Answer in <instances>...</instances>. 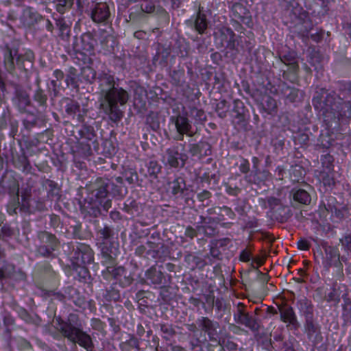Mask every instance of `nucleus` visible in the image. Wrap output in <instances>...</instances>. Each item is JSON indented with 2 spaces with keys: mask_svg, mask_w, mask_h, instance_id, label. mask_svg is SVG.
I'll use <instances>...</instances> for the list:
<instances>
[{
  "mask_svg": "<svg viewBox=\"0 0 351 351\" xmlns=\"http://www.w3.org/2000/svg\"><path fill=\"white\" fill-rule=\"evenodd\" d=\"M224 45L226 48H228L231 50H234L237 48V40L235 38V36L232 37H229L228 39L224 43Z\"/></svg>",
  "mask_w": 351,
  "mask_h": 351,
  "instance_id": "61",
  "label": "nucleus"
},
{
  "mask_svg": "<svg viewBox=\"0 0 351 351\" xmlns=\"http://www.w3.org/2000/svg\"><path fill=\"white\" fill-rule=\"evenodd\" d=\"M0 234L3 237H10L13 234V230L6 224L1 226Z\"/></svg>",
  "mask_w": 351,
  "mask_h": 351,
  "instance_id": "63",
  "label": "nucleus"
},
{
  "mask_svg": "<svg viewBox=\"0 0 351 351\" xmlns=\"http://www.w3.org/2000/svg\"><path fill=\"white\" fill-rule=\"evenodd\" d=\"M39 245H37L36 252L44 257H51L53 252L59 246L60 242L54 234L46 231H40L37 234Z\"/></svg>",
  "mask_w": 351,
  "mask_h": 351,
  "instance_id": "5",
  "label": "nucleus"
},
{
  "mask_svg": "<svg viewBox=\"0 0 351 351\" xmlns=\"http://www.w3.org/2000/svg\"><path fill=\"white\" fill-rule=\"evenodd\" d=\"M130 99L128 92L118 85L103 97H99L100 109L114 123L119 122L123 117L120 106H125Z\"/></svg>",
  "mask_w": 351,
  "mask_h": 351,
  "instance_id": "2",
  "label": "nucleus"
},
{
  "mask_svg": "<svg viewBox=\"0 0 351 351\" xmlns=\"http://www.w3.org/2000/svg\"><path fill=\"white\" fill-rule=\"evenodd\" d=\"M297 306L300 311L307 318H313V306L311 302L306 298L303 297L297 302Z\"/></svg>",
  "mask_w": 351,
  "mask_h": 351,
  "instance_id": "24",
  "label": "nucleus"
},
{
  "mask_svg": "<svg viewBox=\"0 0 351 351\" xmlns=\"http://www.w3.org/2000/svg\"><path fill=\"white\" fill-rule=\"evenodd\" d=\"M324 208L326 211H330L332 215H334L337 218L340 219L343 218V213L339 209H337L335 207H332L330 205H328V208H326V206H324Z\"/></svg>",
  "mask_w": 351,
  "mask_h": 351,
  "instance_id": "58",
  "label": "nucleus"
},
{
  "mask_svg": "<svg viewBox=\"0 0 351 351\" xmlns=\"http://www.w3.org/2000/svg\"><path fill=\"white\" fill-rule=\"evenodd\" d=\"M291 193L293 195V200L300 204L306 205L310 204L311 201V195L304 189H293Z\"/></svg>",
  "mask_w": 351,
  "mask_h": 351,
  "instance_id": "31",
  "label": "nucleus"
},
{
  "mask_svg": "<svg viewBox=\"0 0 351 351\" xmlns=\"http://www.w3.org/2000/svg\"><path fill=\"white\" fill-rule=\"evenodd\" d=\"M343 250L351 254V232L347 233L339 239Z\"/></svg>",
  "mask_w": 351,
  "mask_h": 351,
  "instance_id": "49",
  "label": "nucleus"
},
{
  "mask_svg": "<svg viewBox=\"0 0 351 351\" xmlns=\"http://www.w3.org/2000/svg\"><path fill=\"white\" fill-rule=\"evenodd\" d=\"M259 205L264 209L269 208L271 210L282 206L281 201L274 197H267L266 198L258 199Z\"/></svg>",
  "mask_w": 351,
  "mask_h": 351,
  "instance_id": "32",
  "label": "nucleus"
},
{
  "mask_svg": "<svg viewBox=\"0 0 351 351\" xmlns=\"http://www.w3.org/2000/svg\"><path fill=\"white\" fill-rule=\"evenodd\" d=\"M350 90L337 95L335 91H329L326 88H320L316 91L313 99L315 108L323 110L325 121H339V120L351 118V103L346 101V95Z\"/></svg>",
  "mask_w": 351,
  "mask_h": 351,
  "instance_id": "1",
  "label": "nucleus"
},
{
  "mask_svg": "<svg viewBox=\"0 0 351 351\" xmlns=\"http://www.w3.org/2000/svg\"><path fill=\"white\" fill-rule=\"evenodd\" d=\"M43 19V16L32 7L25 8L21 16V21L26 27L33 26Z\"/></svg>",
  "mask_w": 351,
  "mask_h": 351,
  "instance_id": "15",
  "label": "nucleus"
},
{
  "mask_svg": "<svg viewBox=\"0 0 351 351\" xmlns=\"http://www.w3.org/2000/svg\"><path fill=\"white\" fill-rule=\"evenodd\" d=\"M322 180L325 186L331 187L335 184V180L333 177L329 173H323Z\"/></svg>",
  "mask_w": 351,
  "mask_h": 351,
  "instance_id": "53",
  "label": "nucleus"
},
{
  "mask_svg": "<svg viewBox=\"0 0 351 351\" xmlns=\"http://www.w3.org/2000/svg\"><path fill=\"white\" fill-rule=\"evenodd\" d=\"M255 174L256 176H258V181H264V180H268L271 176L270 173L267 170L261 171L259 169V171H258V173H255Z\"/></svg>",
  "mask_w": 351,
  "mask_h": 351,
  "instance_id": "62",
  "label": "nucleus"
},
{
  "mask_svg": "<svg viewBox=\"0 0 351 351\" xmlns=\"http://www.w3.org/2000/svg\"><path fill=\"white\" fill-rule=\"evenodd\" d=\"M61 334L74 343H78L87 351L94 350V343L91 337L80 327L75 326L69 322H62L58 328Z\"/></svg>",
  "mask_w": 351,
  "mask_h": 351,
  "instance_id": "3",
  "label": "nucleus"
},
{
  "mask_svg": "<svg viewBox=\"0 0 351 351\" xmlns=\"http://www.w3.org/2000/svg\"><path fill=\"white\" fill-rule=\"evenodd\" d=\"M145 276L153 284L160 285L162 282L163 274L158 271L155 267H150L146 271Z\"/></svg>",
  "mask_w": 351,
  "mask_h": 351,
  "instance_id": "34",
  "label": "nucleus"
},
{
  "mask_svg": "<svg viewBox=\"0 0 351 351\" xmlns=\"http://www.w3.org/2000/svg\"><path fill=\"white\" fill-rule=\"evenodd\" d=\"M147 247V256L156 258L160 256L159 249L163 247L162 242L147 241L145 243Z\"/></svg>",
  "mask_w": 351,
  "mask_h": 351,
  "instance_id": "36",
  "label": "nucleus"
},
{
  "mask_svg": "<svg viewBox=\"0 0 351 351\" xmlns=\"http://www.w3.org/2000/svg\"><path fill=\"white\" fill-rule=\"evenodd\" d=\"M77 69L74 67H70L66 75L65 83L67 87L70 86L75 88L77 87V82L76 80Z\"/></svg>",
  "mask_w": 351,
  "mask_h": 351,
  "instance_id": "40",
  "label": "nucleus"
},
{
  "mask_svg": "<svg viewBox=\"0 0 351 351\" xmlns=\"http://www.w3.org/2000/svg\"><path fill=\"white\" fill-rule=\"evenodd\" d=\"M197 322L202 330L207 333L210 339H214V336L217 335V329L219 327V324L217 322H213L206 317H202L198 319Z\"/></svg>",
  "mask_w": 351,
  "mask_h": 351,
  "instance_id": "20",
  "label": "nucleus"
},
{
  "mask_svg": "<svg viewBox=\"0 0 351 351\" xmlns=\"http://www.w3.org/2000/svg\"><path fill=\"white\" fill-rule=\"evenodd\" d=\"M160 330L164 334L167 335V337H172L175 334L173 328L169 325H161Z\"/></svg>",
  "mask_w": 351,
  "mask_h": 351,
  "instance_id": "60",
  "label": "nucleus"
},
{
  "mask_svg": "<svg viewBox=\"0 0 351 351\" xmlns=\"http://www.w3.org/2000/svg\"><path fill=\"white\" fill-rule=\"evenodd\" d=\"M19 194H16V197L12 199L7 206V211L10 215H15L17 213L16 210L19 206Z\"/></svg>",
  "mask_w": 351,
  "mask_h": 351,
  "instance_id": "50",
  "label": "nucleus"
},
{
  "mask_svg": "<svg viewBox=\"0 0 351 351\" xmlns=\"http://www.w3.org/2000/svg\"><path fill=\"white\" fill-rule=\"evenodd\" d=\"M171 193L173 195H182L186 189V183L184 178L178 177L169 183Z\"/></svg>",
  "mask_w": 351,
  "mask_h": 351,
  "instance_id": "28",
  "label": "nucleus"
},
{
  "mask_svg": "<svg viewBox=\"0 0 351 351\" xmlns=\"http://www.w3.org/2000/svg\"><path fill=\"white\" fill-rule=\"evenodd\" d=\"M324 252L326 254V259L330 265H333L337 267L339 271L342 272L343 265L340 261V254L338 248L326 245L324 247Z\"/></svg>",
  "mask_w": 351,
  "mask_h": 351,
  "instance_id": "17",
  "label": "nucleus"
},
{
  "mask_svg": "<svg viewBox=\"0 0 351 351\" xmlns=\"http://www.w3.org/2000/svg\"><path fill=\"white\" fill-rule=\"evenodd\" d=\"M81 138L93 141L95 136L94 130L90 126H83L78 132Z\"/></svg>",
  "mask_w": 351,
  "mask_h": 351,
  "instance_id": "43",
  "label": "nucleus"
},
{
  "mask_svg": "<svg viewBox=\"0 0 351 351\" xmlns=\"http://www.w3.org/2000/svg\"><path fill=\"white\" fill-rule=\"evenodd\" d=\"M90 16L96 23H106L110 16L108 5L106 3H98L90 11Z\"/></svg>",
  "mask_w": 351,
  "mask_h": 351,
  "instance_id": "12",
  "label": "nucleus"
},
{
  "mask_svg": "<svg viewBox=\"0 0 351 351\" xmlns=\"http://www.w3.org/2000/svg\"><path fill=\"white\" fill-rule=\"evenodd\" d=\"M72 248L73 250L69 256L73 264L84 266L93 262L94 252L89 245L82 243H76L72 244Z\"/></svg>",
  "mask_w": 351,
  "mask_h": 351,
  "instance_id": "6",
  "label": "nucleus"
},
{
  "mask_svg": "<svg viewBox=\"0 0 351 351\" xmlns=\"http://www.w3.org/2000/svg\"><path fill=\"white\" fill-rule=\"evenodd\" d=\"M13 101L21 112H24L26 108L31 104V100L28 93L25 90L19 86H16L15 87Z\"/></svg>",
  "mask_w": 351,
  "mask_h": 351,
  "instance_id": "13",
  "label": "nucleus"
},
{
  "mask_svg": "<svg viewBox=\"0 0 351 351\" xmlns=\"http://www.w3.org/2000/svg\"><path fill=\"white\" fill-rule=\"evenodd\" d=\"M99 97H103L117 87L114 77L109 73L102 72L98 77Z\"/></svg>",
  "mask_w": 351,
  "mask_h": 351,
  "instance_id": "11",
  "label": "nucleus"
},
{
  "mask_svg": "<svg viewBox=\"0 0 351 351\" xmlns=\"http://www.w3.org/2000/svg\"><path fill=\"white\" fill-rule=\"evenodd\" d=\"M72 235L75 239H80L82 236V225L81 223H77L76 224L71 226Z\"/></svg>",
  "mask_w": 351,
  "mask_h": 351,
  "instance_id": "56",
  "label": "nucleus"
},
{
  "mask_svg": "<svg viewBox=\"0 0 351 351\" xmlns=\"http://www.w3.org/2000/svg\"><path fill=\"white\" fill-rule=\"evenodd\" d=\"M102 202L88 197L84 199L83 204L80 205L81 211L91 217H97L100 215V205Z\"/></svg>",
  "mask_w": 351,
  "mask_h": 351,
  "instance_id": "18",
  "label": "nucleus"
},
{
  "mask_svg": "<svg viewBox=\"0 0 351 351\" xmlns=\"http://www.w3.org/2000/svg\"><path fill=\"white\" fill-rule=\"evenodd\" d=\"M65 112L68 115L74 117L80 112V105L76 101L69 100L66 105Z\"/></svg>",
  "mask_w": 351,
  "mask_h": 351,
  "instance_id": "42",
  "label": "nucleus"
},
{
  "mask_svg": "<svg viewBox=\"0 0 351 351\" xmlns=\"http://www.w3.org/2000/svg\"><path fill=\"white\" fill-rule=\"evenodd\" d=\"M81 74L82 77L87 83H92L93 80L95 78L96 72L91 67L86 66L82 68Z\"/></svg>",
  "mask_w": 351,
  "mask_h": 351,
  "instance_id": "44",
  "label": "nucleus"
},
{
  "mask_svg": "<svg viewBox=\"0 0 351 351\" xmlns=\"http://www.w3.org/2000/svg\"><path fill=\"white\" fill-rule=\"evenodd\" d=\"M105 297L106 300L108 301H117L120 298V295L118 291L112 289L111 290L107 291V293Z\"/></svg>",
  "mask_w": 351,
  "mask_h": 351,
  "instance_id": "54",
  "label": "nucleus"
},
{
  "mask_svg": "<svg viewBox=\"0 0 351 351\" xmlns=\"http://www.w3.org/2000/svg\"><path fill=\"white\" fill-rule=\"evenodd\" d=\"M211 197V193L207 190H204L203 191L197 193V198L199 202L204 203L205 201L209 200Z\"/></svg>",
  "mask_w": 351,
  "mask_h": 351,
  "instance_id": "57",
  "label": "nucleus"
},
{
  "mask_svg": "<svg viewBox=\"0 0 351 351\" xmlns=\"http://www.w3.org/2000/svg\"><path fill=\"white\" fill-rule=\"evenodd\" d=\"M189 25L193 26L195 29L200 34L205 33L208 27V21L202 8L199 7L194 21H189Z\"/></svg>",
  "mask_w": 351,
  "mask_h": 351,
  "instance_id": "19",
  "label": "nucleus"
},
{
  "mask_svg": "<svg viewBox=\"0 0 351 351\" xmlns=\"http://www.w3.org/2000/svg\"><path fill=\"white\" fill-rule=\"evenodd\" d=\"M208 215H216V220L221 221L224 219V215L223 213H226L227 217L230 219H233L235 216L231 208L227 206H215L207 210Z\"/></svg>",
  "mask_w": 351,
  "mask_h": 351,
  "instance_id": "23",
  "label": "nucleus"
},
{
  "mask_svg": "<svg viewBox=\"0 0 351 351\" xmlns=\"http://www.w3.org/2000/svg\"><path fill=\"white\" fill-rule=\"evenodd\" d=\"M341 287L337 284H334L331 291L326 295V301L328 302H334L339 303L341 300L340 291Z\"/></svg>",
  "mask_w": 351,
  "mask_h": 351,
  "instance_id": "38",
  "label": "nucleus"
},
{
  "mask_svg": "<svg viewBox=\"0 0 351 351\" xmlns=\"http://www.w3.org/2000/svg\"><path fill=\"white\" fill-rule=\"evenodd\" d=\"M189 152L193 156H198L200 158L211 154V145L206 141H199L189 145Z\"/></svg>",
  "mask_w": 351,
  "mask_h": 351,
  "instance_id": "16",
  "label": "nucleus"
},
{
  "mask_svg": "<svg viewBox=\"0 0 351 351\" xmlns=\"http://www.w3.org/2000/svg\"><path fill=\"white\" fill-rule=\"evenodd\" d=\"M308 61L317 73L322 71L324 58L319 52L311 51Z\"/></svg>",
  "mask_w": 351,
  "mask_h": 351,
  "instance_id": "30",
  "label": "nucleus"
},
{
  "mask_svg": "<svg viewBox=\"0 0 351 351\" xmlns=\"http://www.w3.org/2000/svg\"><path fill=\"white\" fill-rule=\"evenodd\" d=\"M81 43L82 49L86 51H91L93 50L96 44L93 34L91 32H86L81 36Z\"/></svg>",
  "mask_w": 351,
  "mask_h": 351,
  "instance_id": "33",
  "label": "nucleus"
},
{
  "mask_svg": "<svg viewBox=\"0 0 351 351\" xmlns=\"http://www.w3.org/2000/svg\"><path fill=\"white\" fill-rule=\"evenodd\" d=\"M99 234L100 235V238L104 241L101 248L104 246H107L108 247L105 241L110 240L114 234L112 229L109 226H105L103 228L99 230ZM112 247H114L113 245H112L111 247H109V248L110 249Z\"/></svg>",
  "mask_w": 351,
  "mask_h": 351,
  "instance_id": "41",
  "label": "nucleus"
},
{
  "mask_svg": "<svg viewBox=\"0 0 351 351\" xmlns=\"http://www.w3.org/2000/svg\"><path fill=\"white\" fill-rule=\"evenodd\" d=\"M234 319L237 324L245 326L253 332H257L259 330L260 325L257 319L247 312L246 306L241 302L237 306L234 313Z\"/></svg>",
  "mask_w": 351,
  "mask_h": 351,
  "instance_id": "7",
  "label": "nucleus"
},
{
  "mask_svg": "<svg viewBox=\"0 0 351 351\" xmlns=\"http://www.w3.org/2000/svg\"><path fill=\"white\" fill-rule=\"evenodd\" d=\"M74 1L75 0H53L56 10L60 14L70 10L74 4Z\"/></svg>",
  "mask_w": 351,
  "mask_h": 351,
  "instance_id": "35",
  "label": "nucleus"
},
{
  "mask_svg": "<svg viewBox=\"0 0 351 351\" xmlns=\"http://www.w3.org/2000/svg\"><path fill=\"white\" fill-rule=\"evenodd\" d=\"M17 51H13L10 48H7L4 53V65L8 72L13 73L15 71L14 58H17Z\"/></svg>",
  "mask_w": 351,
  "mask_h": 351,
  "instance_id": "25",
  "label": "nucleus"
},
{
  "mask_svg": "<svg viewBox=\"0 0 351 351\" xmlns=\"http://www.w3.org/2000/svg\"><path fill=\"white\" fill-rule=\"evenodd\" d=\"M118 280L121 286L125 287L132 284L133 278L130 275H127L125 272V274H123L121 278H119V280Z\"/></svg>",
  "mask_w": 351,
  "mask_h": 351,
  "instance_id": "55",
  "label": "nucleus"
},
{
  "mask_svg": "<svg viewBox=\"0 0 351 351\" xmlns=\"http://www.w3.org/2000/svg\"><path fill=\"white\" fill-rule=\"evenodd\" d=\"M170 121L174 123L176 131L178 133L179 136L176 138L177 140H183L184 133H186L189 129L193 128L191 121L188 118V112L172 116L170 118Z\"/></svg>",
  "mask_w": 351,
  "mask_h": 351,
  "instance_id": "10",
  "label": "nucleus"
},
{
  "mask_svg": "<svg viewBox=\"0 0 351 351\" xmlns=\"http://www.w3.org/2000/svg\"><path fill=\"white\" fill-rule=\"evenodd\" d=\"M118 248L117 247H112L110 249L107 246H104L101 248V255L104 258L103 263L104 264L107 265L108 271L112 274L115 279L119 280V278H121L123 274L125 273V269L123 267H118L117 268H112L110 271V265H112L114 263V260L115 259L117 254H118Z\"/></svg>",
  "mask_w": 351,
  "mask_h": 351,
  "instance_id": "8",
  "label": "nucleus"
},
{
  "mask_svg": "<svg viewBox=\"0 0 351 351\" xmlns=\"http://www.w3.org/2000/svg\"><path fill=\"white\" fill-rule=\"evenodd\" d=\"M228 108V102L226 100H221L217 104L216 111L219 117L225 118Z\"/></svg>",
  "mask_w": 351,
  "mask_h": 351,
  "instance_id": "48",
  "label": "nucleus"
},
{
  "mask_svg": "<svg viewBox=\"0 0 351 351\" xmlns=\"http://www.w3.org/2000/svg\"><path fill=\"white\" fill-rule=\"evenodd\" d=\"M56 25L59 30V36L63 40H68L71 36V27L63 18L56 20Z\"/></svg>",
  "mask_w": 351,
  "mask_h": 351,
  "instance_id": "29",
  "label": "nucleus"
},
{
  "mask_svg": "<svg viewBox=\"0 0 351 351\" xmlns=\"http://www.w3.org/2000/svg\"><path fill=\"white\" fill-rule=\"evenodd\" d=\"M91 326L93 329L99 331L104 329V324L100 319L96 318L91 320Z\"/></svg>",
  "mask_w": 351,
  "mask_h": 351,
  "instance_id": "59",
  "label": "nucleus"
},
{
  "mask_svg": "<svg viewBox=\"0 0 351 351\" xmlns=\"http://www.w3.org/2000/svg\"><path fill=\"white\" fill-rule=\"evenodd\" d=\"M261 106L263 110L268 114H275L277 112L276 101L269 95H265L263 97Z\"/></svg>",
  "mask_w": 351,
  "mask_h": 351,
  "instance_id": "27",
  "label": "nucleus"
},
{
  "mask_svg": "<svg viewBox=\"0 0 351 351\" xmlns=\"http://www.w3.org/2000/svg\"><path fill=\"white\" fill-rule=\"evenodd\" d=\"M34 55L32 51H27L25 54L17 56L16 64L19 69L27 71L33 66Z\"/></svg>",
  "mask_w": 351,
  "mask_h": 351,
  "instance_id": "21",
  "label": "nucleus"
},
{
  "mask_svg": "<svg viewBox=\"0 0 351 351\" xmlns=\"http://www.w3.org/2000/svg\"><path fill=\"white\" fill-rule=\"evenodd\" d=\"M281 319L292 325L295 328L299 327L295 313L291 307H285L280 310Z\"/></svg>",
  "mask_w": 351,
  "mask_h": 351,
  "instance_id": "26",
  "label": "nucleus"
},
{
  "mask_svg": "<svg viewBox=\"0 0 351 351\" xmlns=\"http://www.w3.org/2000/svg\"><path fill=\"white\" fill-rule=\"evenodd\" d=\"M186 258L188 261L191 262L195 267L201 269H203L207 265L206 261L202 259L199 256L189 254L186 256Z\"/></svg>",
  "mask_w": 351,
  "mask_h": 351,
  "instance_id": "46",
  "label": "nucleus"
},
{
  "mask_svg": "<svg viewBox=\"0 0 351 351\" xmlns=\"http://www.w3.org/2000/svg\"><path fill=\"white\" fill-rule=\"evenodd\" d=\"M37 87L33 94V99L38 104V107L41 108L43 110H45L47 108V95L45 90L40 86V80H36Z\"/></svg>",
  "mask_w": 351,
  "mask_h": 351,
  "instance_id": "22",
  "label": "nucleus"
},
{
  "mask_svg": "<svg viewBox=\"0 0 351 351\" xmlns=\"http://www.w3.org/2000/svg\"><path fill=\"white\" fill-rule=\"evenodd\" d=\"M101 43L102 45H105L107 50L110 51L114 48L115 40L113 36L108 34L104 38Z\"/></svg>",
  "mask_w": 351,
  "mask_h": 351,
  "instance_id": "51",
  "label": "nucleus"
},
{
  "mask_svg": "<svg viewBox=\"0 0 351 351\" xmlns=\"http://www.w3.org/2000/svg\"><path fill=\"white\" fill-rule=\"evenodd\" d=\"M110 182L108 179L98 178L94 182H91L88 187L90 191L88 197L102 202L108 193V187Z\"/></svg>",
  "mask_w": 351,
  "mask_h": 351,
  "instance_id": "9",
  "label": "nucleus"
},
{
  "mask_svg": "<svg viewBox=\"0 0 351 351\" xmlns=\"http://www.w3.org/2000/svg\"><path fill=\"white\" fill-rule=\"evenodd\" d=\"M282 93L291 102L295 101L298 96V90L295 88H291L288 86L283 88Z\"/></svg>",
  "mask_w": 351,
  "mask_h": 351,
  "instance_id": "45",
  "label": "nucleus"
},
{
  "mask_svg": "<svg viewBox=\"0 0 351 351\" xmlns=\"http://www.w3.org/2000/svg\"><path fill=\"white\" fill-rule=\"evenodd\" d=\"M141 9L143 12L151 14L155 12L156 7L152 2L145 1L141 4Z\"/></svg>",
  "mask_w": 351,
  "mask_h": 351,
  "instance_id": "52",
  "label": "nucleus"
},
{
  "mask_svg": "<svg viewBox=\"0 0 351 351\" xmlns=\"http://www.w3.org/2000/svg\"><path fill=\"white\" fill-rule=\"evenodd\" d=\"M226 191L230 195H237L241 191V189L237 186H231L230 185L226 184Z\"/></svg>",
  "mask_w": 351,
  "mask_h": 351,
  "instance_id": "64",
  "label": "nucleus"
},
{
  "mask_svg": "<svg viewBox=\"0 0 351 351\" xmlns=\"http://www.w3.org/2000/svg\"><path fill=\"white\" fill-rule=\"evenodd\" d=\"M184 149V144L173 145L167 149L162 156V162L172 168H182L188 159L187 155L180 152Z\"/></svg>",
  "mask_w": 351,
  "mask_h": 351,
  "instance_id": "4",
  "label": "nucleus"
},
{
  "mask_svg": "<svg viewBox=\"0 0 351 351\" xmlns=\"http://www.w3.org/2000/svg\"><path fill=\"white\" fill-rule=\"evenodd\" d=\"M25 278V274L21 271H16L12 265H6L0 269V283L3 280H13L14 281L22 280Z\"/></svg>",
  "mask_w": 351,
  "mask_h": 351,
  "instance_id": "14",
  "label": "nucleus"
},
{
  "mask_svg": "<svg viewBox=\"0 0 351 351\" xmlns=\"http://www.w3.org/2000/svg\"><path fill=\"white\" fill-rule=\"evenodd\" d=\"M306 319L305 330L307 333L308 337L311 339L315 335H317L319 332V326L314 323L313 318H307Z\"/></svg>",
  "mask_w": 351,
  "mask_h": 351,
  "instance_id": "37",
  "label": "nucleus"
},
{
  "mask_svg": "<svg viewBox=\"0 0 351 351\" xmlns=\"http://www.w3.org/2000/svg\"><path fill=\"white\" fill-rule=\"evenodd\" d=\"M188 116H190L191 118L194 119L199 123H203L206 119V116L204 110L198 109L195 107L190 108L189 112H188Z\"/></svg>",
  "mask_w": 351,
  "mask_h": 351,
  "instance_id": "39",
  "label": "nucleus"
},
{
  "mask_svg": "<svg viewBox=\"0 0 351 351\" xmlns=\"http://www.w3.org/2000/svg\"><path fill=\"white\" fill-rule=\"evenodd\" d=\"M219 32L221 40V46H224V43L228 39L229 37H232L233 36H235V34L232 31V29L227 27H221L219 30Z\"/></svg>",
  "mask_w": 351,
  "mask_h": 351,
  "instance_id": "47",
  "label": "nucleus"
}]
</instances>
